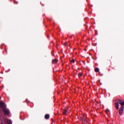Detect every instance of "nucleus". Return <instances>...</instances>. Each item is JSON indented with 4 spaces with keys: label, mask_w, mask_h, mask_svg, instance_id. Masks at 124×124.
I'll return each mask as SVG.
<instances>
[{
    "label": "nucleus",
    "mask_w": 124,
    "mask_h": 124,
    "mask_svg": "<svg viewBox=\"0 0 124 124\" xmlns=\"http://www.w3.org/2000/svg\"><path fill=\"white\" fill-rule=\"evenodd\" d=\"M115 103H114L115 107L116 108V109H119V104L118 102V100H115Z\"/></svg>",
    "instance_id": "423d86ee"
},
{
    "label": "nucleus",
    "mask_w": 124,
    "mask_h": 124,
    "mask_svg": "<svg viewBox=\"0 0 124 124\" xmlns=\"http://www.w3.org/2000/svg\"><path fill=\"white\" fill-rule=\"evenodd\" d=\"M71 62H73V63L75 62V60L73 59V60H71Z\"/></svg>",
    "instance_id": "ddd939ff"
},
{
    "label": "nucleus",
    "mask_w": 124,
    "mask_h": 124,
    "mask_svg": "<svg viewBox=\"0 0 124 124\" xmlns=\"http://www.w3.org/2000/svg\"><path fill=\"white\" fill-rule=\"evenodd\" d=\"M49 118H50V115L46 114L45 115V119H46V120H49Z\"/></svg>",
    "instance_id": "0eeeda50"
},
{
    "label": "nucleus",
    "mask_w": 124,
    "mask_h": 124,
    "mask_svg": "<svg viewBox=\"0 0 124 124\" xmlns=\"http://www.w3.org/2000/svg\"><path fill=\"white\" fill-rule=\"evenodd\" d=\"M3 110V112H4V114H5V115H7V116L9 115V114H10V111H9V109L5 108H3L2 109Z\"/></svg>",
    "instance_id": "20e7f679"
},
{
    "label": "nucleus",
    "mask_w": 124,
    "mask_h": 124,
    "mask_svg": "<svg viewBox=\"0 0 124 124\" xmlns=\"http://www.w3.org/2000/svg\"><path fill=\"white\" fill-rule=\"evenodd\" d=\"M64 46H67V45H68V43L66 42L64 44Z\"/></svg>",
    "instance_id": "4468645a"
},
{
    "label": "nucleus",
    "mask_w": 124,
    "mask_h": 124,
    "mask_svg": "<svg viewBox=\"0 0 124 124\" xmlns=\"http://www.w3.org/2000/svg\"><path fill=\"white\" fill-rule=\"evenodd\" d=\"M1 124H3L1 123Z\"/></svg>",
    "instance_id": "dca6fc26"
},
{
    "label": "nucleus",
    "mask_w": 124,
    "mask_h": 124,
    "mask_svg": "<svg viewBox=\"0 0 124 124\" xmlns=\"http://www.w3.org/2000/svg\"><path fill=\"white\" fill-rule=\"evenodd\" d=\"M0 119L1 121L6 122L7 124H12V121L11 120L8 119L5 120L2 116H0Z\"/></svg>",
    "instance_id": "7ed1b4c3"
},
{
    "label": "nucleus",
    "mask_w": 124,
    "mask_h": 124,
    "mask_svg": "<svg viewBox=\"0 0 124 124\" xmlns=\"http://www.w3.org/2000/svg\"><path fill=\"white\" fill-rule=\"evenodd\" d=\"M99 68H98L97 67L95 68V72H99Z\"/></svg>",
    "instance_id": "f8f14e48"
},
{
    "label": "nucleus",
    "mask_w": 124,
    "mask_h": 124,
    "mask_svg": "<svg viewBox=\"0 0 124 124\" xmlns=\"http://www.w3.org/2000/svg\"><path fill=\"white\" fill-rule=\"evenodd\" d=\"M121 108H120L119 110V113L120 115H122L123 114V110L124 109V101L123 102V101L121 100Z\"/></svg>",
    "instance_id": "f03ea898"
},
{
    "label": "nucleus",
    "mask_w": 124,
    "mask_h": 124,
    "mask_svg": "<svg viewBox=\"0 0 124 124\" xmlns=\"http://www.w3.org/2000/svg\"><path fill=\"white\" fill-rule=\"evenodd\" d=\"M0 107L1 108L2 110H3V109L6 108L5 104L3 103V102L2 101L0 102Z\"/></svg>",
    "instance_id": "39448f33"
},
{
    "label": "nucleus",
    "mask_w": 124,
    "mask_h": 124,
    "mask_svg": "<svg viewBox=\"0 0 124 124\" xmlns=\"http://www.w3.org/2000/svg\"><path fill=\"white\" fill-rule=\"evenodd\" d=\"M79 113L80 120L82 122V124H88V123H89V119L87 117V115L84 114V113H83V112H82L81 110L79 111Z\"/></svg>",
    "instance_id": "f257e3e1"
},
{
    "label": "nucleus",
    "mask_w": 124,
    "mask_h": 124,
    "mask_svg": "<svg viewBox=\"0 0 124 124\" xmlns=\"http://www.w3.org/2000/svg\"><path fill=\"white\" fill-rule=\"evenodd\" d=\"M108 111H109V109H106V112H108Z\"/></svg>",
    "instance_id": "2eb2a0df"
},
{
    "label": "nucleus",
    "mask_w": 124,
    "mask_h": 124,
    "mask_svg": "<svg viewBox=\"0 0 124 124\" xmlns=\"http://www.w3.org/2000/svg\"><path fill=\"white\" fill-rule=\"evenodd\" d=\"M83 76V73L82 72H79L78 73V77L79 78H80L81 77V76Z\"/></svg>",
    "instance_id": "9d476101"
},
{
    "label": "nucleus",
    "mask_w": 124,
    "mask_h": 124,
    "mask_svg": "<svg viewBox=\"0 0 124 124\" xmlns=\"http://www.w3.org/2000/svg\"><path fill=\"white\" fill-rule=\"evenodd\" d=\"M67 112V109L65 108L63 111V115H66V112Z\"/></svg>",
    "instance_id": "1a4fd4ad"
},
{
    "label": "nucleus",
    "mask_w": 124,
    "mask_h": 124,
    "mask_svg": "<svg viewBox=\"0 0 124 124\" xmlns=\"http://www.w3.org/2000/svg\"><path fill=\"white\" fill-rule=\"evenodd\" d=\"M59 62V60H58L57 59H54L52 60V63L55 64V63H57V62Z\"/></svg>",
    "instance_id": "6e6552de"
},
{
    "label": "nucleus",
    "mask_w": 124,
    "mask_h": 124,
    "mask_svg": "<svg viewBox=\"0 0 124 124\" xmlns=\"http://www.w3.org/2000/svg\"><path fill=\"white\" fill-rule=\"evenodd\" d=\"M117 102L119 105V104H120V105L122 106V100H120V99H119L118 100H117Z\"/></svg>",
    "instance_id": "9b49d317"
}]
</instances>
